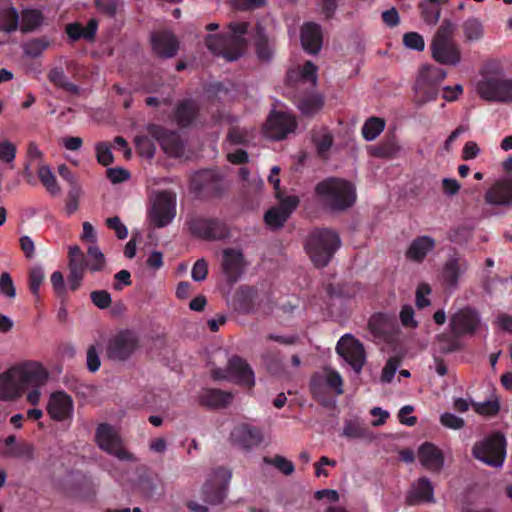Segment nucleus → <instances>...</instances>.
I'll use <instances>...</instances> for the list:
<instances>
[{
    "label": "nucleus",
    "instance_id": "nucleus-50",
    "mask_svg": "<svg viewBox=\"0 0 512 512\" xmlns=\"http://www.w3.org/2000/svg\"><path fill=\"white\" fill-rule=\"evenodd\" d=\"M418 77H424L428 82H432L439 86V84L445 79L446 72L442 68L428 65L424 66L420 70Z\"/></svg>",
    "mask_w": 512,
    "mask_h": 512
},
{
    "label": "nucleus",
    "instance_id": "nucleus-42",
    "mask_svg": "<svg viewBox=\"0 0 512 512\" xmlns=\"http://www.w3.org/2000/svg\"><path fill=\"white\" fill-rule=\"evenodd\" d=\"M43 21L42 13L36 9H26L22 11V24L20 30L23 33L31 32L37 29Z\"/></svg>",
    "mask_w": 512,
    "mask_h": 512
},
{
    "label": "nucleus",
    "instance_id": "nucleus-28",
    "mask_svg": "<svg viewBox=\"0 0 512 512\" xmlns=\"http://www.w3.org/2000/svg\"><path fill=\"white\" fill-rule=\"evenodd\" d=\"M231 392L216 388H207L199 395V404L209 409H220L227 407L233 400Z\"/></svg>",
    "mask_w": 512,
    "mask_h": 512
},
{
    "label": "nucleus",
    "instance_id": "nucleus-24",
    "mask_svg": "<svg viewBox=\"0 0 512 512\" xmlns=\"http://www.w3.org/2000/svg\"><path fill=\"white\" fill-rule=\"evenodd\" d=\"M301 44L309 54H317L322 47L323 35L321 26L314 22L305 23L301 29Z\"/></svg>",
    "mask_w": 512,
    "mask_h": 512
},
{
    "label": "nucleus",
    "instance_id": "nucleus-30",
    "mask_svg": "<svg viewBox=\"0 0 512 512\" xmlns=\"http://www.w3.org/2000/svg\"><path fill=\"white\" fill-rule=\"evenodd\" d=\"M438 85L428 82L424 77H417L414 86V102L418 107L437 99L439 89Z\"/></svg>",
    "mask_w": 512,
    "mask_h": 512
},
{
    "label": "nucleus",
    "instance_id": "nucleus-7",
    "mask_svg": "<svg viewBox=\"0 0 512 512\" xmlns=\"http://www.w3.org/2000/svg\"><path fill=\"white\" fill-rule=\"evenodd\" d=\"M190 190L199 199L216 198L223 192V179L213 170H201L192 176Z\"/></svg>",
    "mask_w": 512,
    "mask_h": 512
},
{
    "label": "nucleus",
    "instance_id": "nucleus-9",
    "mask_svg": "<svg viewBox=\"0 0 512 512\" xmlns=\"http://www.w3.org/2000/svg\"><path fill=\"white\" fill-rule=\"evenodd\" d=\"M95 439L97 445L108 454L113 455L120 460H135L133 454L123 448L120 436L110 424H99L96 429Z\"/></svg>",
    "mask_w": 512,
    "mask_h": 512
},
{
    "label": "nucleus",
    "instance_id": "nucleus-55",
    "mask_svg": "<svg viewBox=\"0 0 512 512\" xmlns=\"http://www.w3.org/2000/svg\"><path fill=\"white\" fill-rule=\"evenodd\" d=\"M464 36L467 40H478L480 37V22L476 17H470L462 24Z\"/></svg>",
    "mask_w": 512,
    "mask_h": 512
},
{
    "label": "nucleus",
    "instance_id": "nucleus-16",
    "mask_svg": "<svg viewBox=\"0 0 512 512\" xmlns=\"http://www.w3.org/2000/svg\"><path fill=\"white\" fill-rule=\"evenodd\" d=\"M506 458V439L495 432L482 441V463L501 468Z\"/></svg>",
    "mask_w": 512,
    "mask_h": 512
},
{
    "label": "nucleus",
    "instance_id": "nucleus-11",
    "mask_svg": "<svg viewBox=\"0 0 512 512\" xmlns=\"http://www.w3.org/2000/svg\"><path fill=\"white\" fill-rule=\"evenodd\" d=\"M231 479V472L218 467L210 475L202 488L203 498L210 504H220L226 497L228 484Z\"/></svg>",
    "mask_w": 512,
    "mask_h": 512
},
{
    "label": "nucleus",
    "instance_id": "nucleus-33",
    "mask_svg": "<svg viewBox=\"0 0 512 512\" xmlns=\"http://www.w3.org/2000/svg\"><path fill=\"white\" fill-rule=\"evenodd\" d=\"M198 110V106L193 100H182L174 110V119L180 127H188L197 117Z\"/></svg>",
    "mask_w": 512,
    "mask_h": 512
},
{
    "label": "nucleus",
    "instance_id": "nucleus-41",
    "mask_svg": "<svg viewBox=\"0 0 512 512\" xmlns=\"http://www.w3.org/2000/svg\"><path fill=\"white\" fill-rule=\"evenodd\" d=\"M68 260L69 271L76 270L85 272L86 268H89V264L84 253L82 252L81 248L77 245L69 248Z\"/></svg>",
    "mask_w": 512,
    "mask_h": 512
},
{
    "label": "nucleus",
    "instance_id": "nucleus-43",
    "mask_svg": "<svg viewBox=\"0 0 512 512\" xmlns=\"http://www.w3.org/2000/svg\"><path fill=\"white\" fill-rule=\"evenodd\" d=\"M333 141V135L328 131L321 134L315 133L312 136V142L316 147L317 154L324 160L328 159V152L333 145Z\"/></svg>",
    "mask_w": 512,
    "mask_h": 512
},
{
    "label": "nucleus",
    "instance_id": "nucleus-63",
    "mask_svg": "<svg viewBox=\"0 0 512 512\" xmlns=\"http://www.w3.org/2000/svg\"><path fill=\"white\" fill-rule=\"evenodd\" d=\"M399 364L400 359L397 357H390L388 359L381 374V381L383 383H390L393 380Z\"/></svg>",
    "mask_w": 512,
    "mask_h": 512
},
{
    "label": "nucleus",
    "instance_id": "nucleus-13",
    "mask_svg": "<svg viewBox=\"0 0 512 512\" xmlns=\"http://www.w3.org/2000/svg\"><path fill=\"white\" fill-rule=\"evenodd\" d=\"M138 344V337L133 331L122 330L110 338L107 355L112 360L124 361L134 353Z\"/></svg>",
    "mask_w": 512,
    "mask_h": 512
},
{
    "label": "nucleus",
    "instance_id": "nucleus-40",
    "mask_svg": "<svg viewBox=\"0 0 512 512\" xmlns=\"http://www.w3.org/2000/svg\"><path fill=\"white\" fill-rule=\"evenodd\" d=\"M384 128V119L373 116L365 121V123L362 126L361 132L365 140L373 141L382 133Z\"/></svg>",
    "mask_w": 512,
    "mask_h": 512
},
{
    "label": "nucleus",
    "instance_id": "nucleus-54",
    "mask_svg": "<svg viewBox=\"0 0 512 512\" xmlns=\"http://www.w3.org/2000/svg\"><path fill=\"white\" fill-rule=\"evenodd\" d=\"M262 359L271 374L278 375L283 371V365L278 352L268 351L263 354Z\"/></svg>",
    "mask_w": 512,
    "mask_h": 512
},
{
    "label": "nucleus",
    "instance_id": "nucleus-8",
    "mask_svg": "<svg viewBox=\"0 0 512 512\" xmlns=\"http://www.w3.org/2000/svg\"><path fill=\"white\" fill-rule=\"evenodd\" d=\"M190 233L203 240L218 241L229 236L226 223L218 218L195 217L188 222Z\"/></svg>",
    "mask_w": 512,
    "mask_h": 512
},
{
    "label": "nucleus",
    "instance_id": "nucleus-60",
    "mask_svg": "<svg viewBox=\"0 0 512 512\" xmlns=\"http://www.w3.org/2000/svg\"><path fill=\"white\" fill-rule=\"evenodd\" d=\"M421 16L429 25H435L440 18V8L436 5L421 4Z\"/></svg>",
    "mask_w": 512,
    "mask_h": 512
},
{
    "label": "nucleus",
    "instance_id": "nucleus-15",
    "mask_svg": "<svg viewBox=\"0 0 512 512\" xmlns=\"http://www.w3.org/2000/svg\"><path fill=\"white\" fill-rule=\"evenodd\" d=\"M175 197L168 191L160 192L149 213L151 222L156 228L167 226L175 217Z\"/></svg>",
    "mask_w": 512,
    "mask_h": 512
},
{
    "label": "nucleus",
    "instance_id": "nucleus-12",
    "mask_svg": "<svg viewBox=\"0 0 512 512\" xmlns=\"http://www.w3.org/2000/svg\"><path fill=\"white\" fill-rule=\"evenodd\" d=\"M147 133L155 139L162 150L170 157H180L184 153V143L178 132L150 123L146 127Z\"/></svg>",
    "mask_w": 512,
    "mask_h": 512
},
{
    "label": "nucleus",
    "instance_id": "nucleus-4",
    "mask_svg": "<svg viewBox=\"0 0 512 512\" xmlns=\"http://www.w3.org/2000/svg\"><path fill=\"white\" fill-rule=\"evenodd\" d=\"M340 246L341 239L339 234L329 228H316L312 230L305 243L307 254L318 268L327 266Z\"/></svg>",
    "mask_w": 512,
    "mask_h": 512
},
{
    "label": "nucleus",
    "instance_id": "nucleus-36",
    "mask_svg": "<svg viewBox=\"0 0 512 512\" xmlns=\"http://www.w3.org/2000/svg\"><path fill=\"white\" fill-rule=\"evenodd\" d=\"M465 270L464 261L458 258L449 259L443 268L442 279L447 287L454 288L457 286L459 276Z\"/></svg>",
    "mask_w": 512,
    "mask_h": 512
},
{
    "label": "nucleus",
    "instance_id": "nucleus-53",
    "mask_svg": "<svg viewBox=\"0 0 512 512\" xmlns=\"http://www.w3.org/2000/svg\"><path fill=\"white\" fill-rule=\"evenodd\" d=\"M264 462L273 465L284 475H291L295 470L294 464L281 455H275L273 458L264 457Z\"/></svg>",
    "mask_w": 512,
    "mask_h": 512
},
{
    "label": "nucleus",
    "instance_id": "nucleus-34",
    "mask_svg": "<svg viewBox=\"0 0 512 512\" xmlns=\"http://www.w3.org/2000/svg\"><path fill=\"white\" fill-rule=\"evenodd\" d=\"M138 487L146 497H154L162 493V479L157 473L145 471L139 476Z\"/></svg>",
    "mask_w": 512,
    "mask_h": 512
},
{
    "label": "nucleus",
    "instance_id": "nucleus-52",
    "mask_svg": "<svg viewBox=\"0 0 512 512\" xmlns=\"http://www.w3.org/2000/svg\"><path fill=\"white\" fill-rule=\"evenodd\" d=\"M298 70L304 85L309 83L314 88L317 84V66L312 61H306Z\"/></svg>",
    "mask_w": 512,
    "mask_h": 512
},
{
    "label": "nucleus",
    "instance_id": "nucleus-26",
    "mask_svg": "<svg viewBox=\"0 0 512 512\" xmlns=\"http://www.w3.org/2000/svg\"><path fill=\"white\" fill-rule=\"evenodd\" d=\"M243 254L242 252L228 248L223 252V272L228 282L235 283L243 273Z\"/></svg>",
    "mask_w": 512,
    "mask_h": 512
},
{
    "label": "nucleus",
    "instance_id": "nucleus-57",
    "mask_svg": "<svg viewBox=\"0 0 512 512\" xmlns=\"http://www.w3.org/2000/svg\"><path fill=\"white\" fill-rule=\"evenodd\" d=\"M403 44L416 51H423L425 42L423 37L417 32H407L403 35Z\"/></svg>",
    "mask_w": 512,
    "mask_h": 512
},
{
    "label": "nucleus",
    "instance_id": "nucleus-64",
    "mask_svg": "<svg viewBox=\"0 0 512 512\" xmlns=\"http://www.w3.org/2000/svg\"><path fill=\"white\" fill-rule=\"evenodd\" d=\"M326 385L331 388L337 395L343 394V379L339 372L335 370L328 371L326 375Z\"/></svg>",
    "mask_w": 512,
    "mask_h": 512
},
{
    "label": "nucleus",
    "instance_id": "nucleus-35",
    "mask_svg": "<svg viewBox=\"0 0 512 512\" xmlns=\"http://www.w3.org/2000/svg\"><path fill=\"white\" fill-rule=\"evenodd\" d=\"M342 436L347 439L372 440L373 432L363 421L350 419L344 422Z\"/></svg>",
    "mask_w": 512,
    "mask_h": 512
},
{
    "label": "nucleus",
    "instance_id": "nucleus-56",
    "mask_svg": "<svg viewBox=\"0 0 512 512\" xmlns=\"http://www.w3.org/2000/svg\"><path fill=\"white\" fill-rule=\"evenodd\" d=\"M461 512H480L478 509V493L475 489H468L465 492Z\"/></svg>",
    "mask_w": 512,
    "mask_h": 512
},
{
    "label": "nucleus",
    "instance_id": "nucleus-6",
    "mask_svg": "<svg viewBox=\"0 0 512 512\" xmlns=\"http://www.w3.org/2000/svg\"><path fill=\"white\" fill-rule=\"evenodd\" d=\"M482 99L497 102H512V78L506 75L498 62L493 66L487 65L482 73Z\"/></svg>",
    "mask_w": 512,
    "mask_h": 512
},
{
    "label": "nucleus",
    "instance_id": "nucleus-32",
    "mask_svg": "<svg viewBox=\"0 0 512 512\" xmlns=\"http://www.w3.org/2000/svg\"><path fill=\"white\" fill-rule=\"evenodd\" d=\"M256 295L257 291L253 287L241 286L233 296L234 309L242 314L250 313L254 308Z\"/></svg>",
    "mask_w": 512,
    "mask_h": 512
},
{
    "label": "nucleus",
    "instance_id": "nucleus-22",
    "mask_svg": "<svg viewBox=\"0 0 512 512\" xmlns=\"http://www.w3.org/2000/svg\"><path fill=\"white\" fill-rule=\"evenodd\" d=\"M153 51L162 58H171L177 54L179 42L169 31L154 32L151 36Z\"/></svg>",
    "mask_w": 512,
    "mask_h": 512
},
{
    "label": "nucleus",
    "instance_id": "nucleus-19",
    "mask_svg": "<svg viewBox=\"0 0 512 512\" xmlns=\"http://www.w3.org/2000/svg\"><path fill=\"white\" fill-rule=\"evenodd\" d=\"M231 441L243 449H251L263 441V433L260 428L249 424H241L231 431Z\"/></svg>",
    "mask_w": 512,
    "mask_h": 512
},
{
    "label": "nucleus",
    "instance_id": "nucleus-62",
    "mask_svg": "<svg viewBox=\"0 0 512 512\" xmlns=\"http://www.w3.org/2000/svg\"><path fill=\"white\" fill-rule=\"evenodd\" d=\"M96 156L98 162L103 166L110 165L114 160L110 146L106 142H99L96 145Z\"/></svg>",
    "mask_w": 512,
    "mask_h": 512
},
{
    "label": "nucleus",
    "instance_id": "nucleus-20",
    "mask_svg": "<svg viewBox=\"0 0 512 512\" xmlns=\"http://www.w3.org/2000/svg\"><path fill=\"white\" fill-rule=\"evenodd\" d=\"M227 371L236 383L249 388L255 385L254 372L242 357L232 356L228 360Z\"/></svg>",
    "mask_w": 512,
    "mask_h": 512
},
{
    "label": "nucleus",
    "instance_id": "nucleus-2",
    "mask_svg": "<svg viewBox=\"0 0 512 512\" xmlns=\"http://www.w3.org/2000/svg\"><path fill=\"white\" fill-rule=\"evenodd\" d=\"M248 27V22H231L226 32L206 35L205 46L214 56L222 57L229 62L235 61L243 55L247 47L245 36Z\"/></svg>",
    "mask_w": 512,
    "mask_h": 512
},
{
    "label": "nucleus",
    "instance_id": "nucleus-1",
    "mask_svg": "<svg viewBox=\"0 0 512 512\" xmlns=\"http://www.w3.org/2000/svg\"><path fill=\"white\" fill-rule=\"evenodd\" d=\"M47 376L46 370L36 362L14 366L0 374V399H17L26 389L33 388L27 400L36 405L40 399L39 387L46 382Z\"/></svg>",
    "mask_w": 512,
    "mask_h": 512
},
{
    "label": "nucleus",
    "instance_id": "nucleus-45",
    "mask_svg": "<svg viewBox=\"0 0 512 512\" xmlns=\"http://www.w3.org/2000/svg\"><path fill=\"white\" fill-rule=\"evenodd\" d=\"M149 137H151L149 134L148 135H138L135 137L134 142H135V147H136L137 151L139 152V154L141 156L151 159L155 156L156 146H155L154 142Z\"/></svg>",
    "mask_w": 512,
    "mask_h": 512
},
{
    "label": "nucleus",
    "instance_id": "nucleus-10",
    "mask_svg": "<svg viewBox=\"0 0 512 512\" xmlns=\"http://www.w3.org/2000/svg\"><path fill=\"white\" fill-rule=\"evenodd\" d=\"M336 352L354 370L360 374L366 362V352L363 344L350 334L342 336L336 345Z\"/></svg>",
    "mask_w": 512,
    "mask_h": 512
},
{
    "label": "nucleus",
    "instance_id": "nucleus-31",
    "mask_svg": "<svg viewBox=\"0 0 512 512\" xmlns=\"http://www.w3.org/2000/svg\"><path fill=\"white\" fill-rule=\"evenodd\" d=\"M401 147L395 135L386 136L380 143L368 148L370 156L375 158L393 159L397 157Z\"/></svg>",
    "mask_w": 512,
    "mask_h": 512
},
{
    "label": "nucleus",
    "instance_id": "nucleus-3",
    "mask_svg": "<svg viewBox=\"0 0 512 512\" xmlns=\"http://www.w3.org/2000/svg\"><path fill=\"white\" fill-rule=\"evenodd\" d=\"M315 194L323 207L332 211H345L356 202L354 185L344 179L330 177L317 183Z\"/></svg>",
    "mask_w": 512,
    "mask_h": 512
},
{
    "label": "nucleus",
    "instance_id": "nucleus-48",
    "mask_svg": "<svg viewBox=\"0 0 512 512\" xmlns=\"http://www.w3.org/2000/svg\"><path fill=\"white\" fill-rule=\"evenodd\" d=\"M289 217L279 207L269 209L264 216L266 224L271 228H281Z\"/></svg>",
    "mask_w": 512,
    "mask_h": 512
},
{
    "label": "nucleus",
    "instance_id": "nucleus-25",
    "mask_svg": "<svg viewBox=\"0 0 512 512\" xmlns=\"http://www.w3.org/2000/svg\"><path fill=\"white\" fill-rule=\"evenodd\" d=\"M431 51L434 60L443 65H456L461 58L460 50L454 42H432Z\"/></svg>",
    "mask_w": 512,
    "mask_h": 512
},
{
    "label": "nucleus",
    "instance_id": "nucleus-27",
    "mask_svg": "<svg viewBox=\"0 0 512 512\" xmlns=\"http://www.w3.org/2000/svg\"><path fill=\"white\" fill-rule=\"evenodd\" d=\"M434 487L429 478L423 476L418 478L413 486V490L406 496V503L414 506L419 503H434Z\"/></svg>",
    "mask_w": 512,
    "mask_h": 512
},
{
    "label": "nucleus",
    "instance_id": "nucleus-46",
    "mask_svg": "<svg viewBox=\"0 0 512 512\" xmlns=\"http://www.w3.org/2000/svg\"><path fill=\"white\" fill-rule=\"evenodd\" d=\"M45 280V273L41 266H34L29 270L28 284L30 292L35 296H39V290Z\"/></svg>",
    "mask_w": 512,
    "mask_h": 512
},
{
    "label": "nucleus",
    "instance_id": "nucleus-44",
    "mask_svg": "<svg viewBox=\"0 0 512 512\" xmlns=\"http://www.w3.org/2000/svg\"><path fill=\"white\" fill-rule=\"evenodd\" d=\"M19 24V14L13 7L0 11V30L5 32H13L17 30Z\"/></svg>",
    "mask_w": 512,
    "mask_h": 512
},
{
    "label": "nucleus",
    "instance_id": "nucleus-17",
    "mask_svg": "<svg viewBox=\"0 0 512 512\" xmlns=\"http://www.w3.org/2000/svg\"><path fill=\"white\" fill-rule=\"evenodd\" d=\"M74 403L70 395L64 391H56L51 394L47 412L55 421L70 419L73 415Z\"/></svg>",
    "mask_w": 512,
    "mask_h": 512
},
{
    "label": "nucleus",
    "instance_id": "nucleus-47",
    "mask_svg": "<svg viewBox=\"0 0 512 512\" xmlns=\"http://www.w3.org/2000/svg\"><path fill=\"white\" fill-rule=\"evenodd\" d=\"M255 47H256V54H257V57L259 58V60L268 62L272 59L273 48L270 45L268 38L264 34H262L260 32L258 33L256 42H255Z\"/></svg>",
    "mask_w": 512,
    "mask_h": 512
},
{
    "label": "nucleus",
    "instance_id": "nucleus-29",
    "mask_svg": "<svg viewBox=\"0 0 512 512\" xmlns=\"http://www.w3.org/2000/svg\"><path fill=\"white\" fill-rule=\"evenodd\" d=\"M434 248L435 240L433 238L427 235L418 236L411 242L405 255L409 260L421 263Z\"/></svg>",
    "mask_w": 512,
    "mask_h": 512
},
{
    "label": "nucleus",
    "instance_id": "nucleus-61",
    "mask_svg": "<svg viewBox=\"0 0 512 512\" xmlns=\"http://www.w3.org/2000/svg\"><path fill=\"white\" fill-rule=\"evenodd\" d=\"M92 303L99 309H107L111 303V295L106 290H95L90 294Z\"/></svg>",
    "mask_w": 512,
    "mask_h": 512
},
{
    "label": "nucleus",
    "instance_id": "nucleus-37",
    "mask_svg": "<svg viewBox=\"0 0 512 512\" xmlns=\"http://www.w3.org/2000/svg\"><path fill=\"white\" fill-rule=\"evenodd\" d=\"M47 78L49 82L57 88L63 89L75 95L79 93V87L76 84L68 81L64 69L61 66L51 68L47 73Z\"/></svg>",
    "mask_w": 512,
    "mask_h": 512
},
{
    "label": "nucleus",
    "instance_id": "nucleus-59",
    "mask_svg": "<svg viewBox=\"0 0 512 512\" xmlns=\"http://www.w3.org/2000/svg\"><path fill=\"white\" fill-rule=\"evenodd\" d=\"M454 32V25L449 20H444L437 30L436 35L432 42H453L452 36Z\"/></svg>",
    "mask_w": 512,
    "mask_h": 512
},
{
    "label": "nucleus",
    "instance_id": "nucleus-38",
    "mask_svg": "<svg viewBox=\"0 0 512 512\" xmlns=\"http://www.w3.org/2000/svg\"><path fill=\"white\" fill-rule=\"evenodd\" d=\"M5 457L32 461L35 458V446L25 440L19 441L14 447L5 449Z\"/></svg>",
    "mask_w": 512,
    "mask_h": 512
},
{
    "label": "nucleus",
    "instance_id": "nucleus-18",
    "mask_svg": "<svg viewBox=\"0 0 512 512\" xmlns=\"http://www.w3.org/2000/svg\"><path fill=\"white\" fill-rule=\"evenodd\" d=\"M292 94L291 100L304 116H313L320 111L324 105V98L316 92H309L307 89L301 91H289Z\"/></svg>",
    "mask_w": 512,
    "mask_h": 512
},
{
    "label": "nucleus",
    "instance_id": "nucleus-23",
    "mask_svg": "<svg viewBox=\"0 0 512 512\" xmlns=\"http://www.w3.org/2000/svg\"><path fill=\"white\" fill-rule=\"evenodd\" d=\"M418 457L421 465L431 472L439 473L444 466V454L433 443H423L419 447Z\"/></svg>",
    "mask_w": 512,
    "mask_h": 512
},
{
    "label": "nucleus",
    "instance_id": "nucleus-21",
    "mask_svg": "<svg viewBox=\"0 0 512 512\" xmlns=\"http://www.w3.org/2000/svg\"><path fill=\"white\" fill-rule=\"evenodd\" d=\"M485 203L491 206H512V179L493 184L485 193Z\"/></svg>",
    "mask_w": 512,
    "mask_h": 512
},
{
    "label": "nucleus",
    "instance_id": "nucleus-49",
    "mask_svg": "<svg viewBox=\"0 0 512 512\" xmlns=\"http://www.w3.org/2000/svg\"><path fill=\"white\" fill-rule=\"evenodd\" d=\"M38 177L46 189L53 195L60 192L56 177L47 166H41L38 170Z\"/></svg>",
    "mask_w": 512,
    "mask_h": 512
},
{
    "label": "nucleus",
    "instance_id": "nucleus-14",
    "mask_svg": "<svg viewBox=\"0 0 512 512\" xmlns=\"http://www.w3.org/2000/svg\"><path fill=\"white\" fill-rule=\"evenodd\" d=\"M297 127L294 116L281 111H272L264 124V134L273 140H283Z\"/></svg>",
    "mask_w": 512,
    "mask_h": 512
},
{
    "label": "nucleus",
    "instance_id": "nucleus-51",
    "mask_svg": "<svg viewBox=\"0 0 512 512\" xmlns=\"http://www.w3.org/2000/svg\"><path fill=\"white\" fill-rule=\"evenodd\" d=\"M87 254L90 257V261L88 262L90 271H102L105 266V256L100 249L97 246L92 245L88 248Z\"/></svg>",
    "mask_w": 512,
    "mask_h": 512
},
{
    "label": "nucleus",
    "instance_id": "nucleus-39",
    "mask_svg": "<svg viewBox=\"0 0 512 512\" xmlns=\"http://www.w3.org/2000/svg\"><path fill=\"white\" fill-rule=\"evenodd\" d=\"M50 40L46 37L33 38L22 45L23 53L29 58H37L50 46Z\"/></svg>",
    "mask_w": 512,
    "mask_h": 512
},
{
    "label": "nucleus",
    "instance_id": "nucleus-58",
    "mask_svg": "<svg viewBox=\"0 0 512 512\" xmlns=\"http://www.w3.org/2000/svg\"><path fill=\"white\" fill-rule=\"evenodd\" d=\"M386 317L382 313L372 315L368 321V329L374 336H381L385 332Z\"/></svg>",
    "mask_w": 512,
    "mask_h": 512
},
{
    "label": "nucleus",
    "instance_id": "nucleus-5",
    "mask_svg": "<svg viewBox=\"0 0 512 512\" xmlns=\"http://www.w3.org/2000/svg\"><path fill=\"white\" fill-rule=\"evenodd\" d=\"M478 323L479 317L476 310L469 307L459 310L451 316L449 324L451 333L437 336L439 349L444 353L459 350L461 348L459 337L473 334Z\"/></svg>",
    "mask_w": 512,
    "mask_h": 512
}]
</instances>
